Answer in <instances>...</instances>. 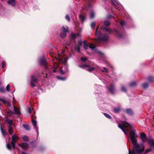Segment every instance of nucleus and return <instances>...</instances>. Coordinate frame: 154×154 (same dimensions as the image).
I'll return each instance as SVG.
<instances>
[{
  "mask_svg": "<svg viewBox=\"0 0 154 154\" xmlns=\"http://www.w3.org/2000/svg\"><path fill=\"white\" fill-rule=\"evenodd\" d=\"M94 17V14L93 12H92L90 14V17L91 18H93Z\"/></svg>",
  "mask_w": 154,
  "mask_h": 154,
  "instance_id": "obj_35",
  "label": "nucleus"
},
{
  "mask_svg": "<svg viewBox=\"0 0 154 154\" xmlns=\"http://www.w3.org/2000/svg\"><path fill=\"white\" fill-rule=\"evenodd\" d=\"M149 82H150L151 81L150 80H149Z\"/></svg>",
  "mask_w": 154,
  "mask_h": 154,
  "instance_id": "obj_53",
  "label": "nucleus"
},
{
  "mask_svg": "<svg viewBox=\"0 0 154 154\" xmlns=\"http://www.w3.org/2000/svg\"><path fill=\"white\" fill-rule=\"evenodd\" d=\"M118 127L120 128L126 134H127V132L129 131L128 128H131V125L125 122L122 124H119Z\"/></svg>",
  "mask_w": 154,
  "mask_h": 154,
  "instance_id": "obj_2",
  "label": "nucleus"
},
{
  "mask_svg": "<svg viewBox=\"0 0 154 154\" xmlns=\"http://www.w3.org/2000/svg\"><path fill=\"white\" fill-rule=\"evenodd\" d=\"M6 90L8 92L10 91V85L8 84L6 86Z\"/></svg>",
  "mask_w": 154,
  "mask_h": 154,
  "instance_id": "obj_29",
  "label": "nucleus"
},
{
  "mask_svg": "<svg viewBox=\"0 0 154 154\" xmlns=\"http://www.w3.org/2000/svg\"><path fill=\"white\" fill-rule=\"evenodd\" d=\"M114 88L112 86H111L110 88L109 89V91L112 93L114 92Z\"/></svg>",
  "mask_w": 154,
  "mask_h": 154,
  "instance_id": "obj_21",
  "label": "nucleus"
},
{
  "mask_svg": "<svg viewBox=\"0 0 154 154\" xmlns=\"http://www.w3.org/2000/svg\"><path fill=\"white\" fill-rule=\"evenodd\" d=\"M22 138L23 140L24 141H26L28 140V137L26 136H24L22 137Z\"/></svg>",
  "mask_w": 154,
  "mask_h": 154,
  "instance_id": "obj_23",
  "label": "nucleus"
},
{
  "mask_svg": "<svg viewBox=\"0 0 154 154\" xmlns=\"http://www.w3.org/2000/svg\"><path fill=\"white\" fill-rule=\"evenodd\" d=\"M151 146L154 149V140H151L150 141Z\"/></svg>",
  "mask_w": 154,
  "mask_h": 154,
  "instance_id": "obj_20",
  "label": "nucleus"
},
{
  "mask_svg": "<svg viewBox=\"0 0 154 154\" xmlns=\"http://www.w3.org/2000/svg\"><path fill=\"white\" fill-rule=\"evenodd\" d=\"M130 135L132 143L137 141L136 139L137 135H136L134 130H131L130 131Z\"/></svg>",
  "mask_w": 154,
  "mask_h": 154,
  "instance_id": "obj_3",
  "label": "nucleus"
},
{
  "mask_svg": "<svg viewBox=\"0 0 154 154\" xmlns=\"http://www.w3.org/2000/svg\"><path fill=\"white\" fill-rule=\"evenodd\" d=\"M32 111L31 109L30 108L28 110V112L29 113H30Z\"/></svg>",
  "mask_w": 154,
  "mask_h": 154,
  "instance_id": "obj_47",
  "label": "nucleus"
},
{
  "mask_svg": "<svg viewBox=\"0 0 154 154\" xmlns=\"http://www.w3.org/2000/svg\"><path fill=\"white\" fill-rule=\"evenodd\" d=\"M32 123L33 126H34V128L37 131V134L38 135V128L36 127L37 123L36 121L35 120L32 119Z\"/></svg>",
  "mask_w": 154,
  "mask_h": 154,
  "instance_id": "obj_9",
  "label": "nucleus"
},
{
  "mask_svg": "<svg viewBox=\"0 0 154 154\" xmlns=\"http://www.w3.org/2000/svg\"><path fill=\"white\" fill-rule=\"evenodd\" d=\"M96 25V23L94 22L92 23L91 24V27L92 29H94V26Z\"/></svg>",
  "mask_w": 154,
  "mask_h": 154,
  "instance_id": "obj_24",
  "label": "nucleus"
},
{
  "mask_svg": "<svg viewBox=\"0 0 154 154\" xmlns=\"http://www.w3.org/2000/svg\"><path fill=\"white\" fill-rule=\"evenodd\" d=\"M81 60L82 61L84 62L86 61L87 60V58L86 57H82L81 58Z\"/></svg>",
  "mask_w": 154,
  "mask_h": 154,
  "instance_id": "obj_33",
  "label": "nucleus"
},
{
  "mask_svg": "<svg viewBox=\"0 0 154 154\" xmlns=\"http://www.w3.org/2000/svg\"><path fill=\"white\" fill-rule=\"evenodd\" d=\"M104 115L106 117L109 119H111V116L107 114L104 113Z\"/></svg>",
  "mask_w": 154,
  "mask_h": 154,
  "instance_id": "obj_28",
  "label": "nucleus"
},
{
  "mask_svg": "<svg viewBox=\"0 0 154 154\" xmlns=\"http://www.w3.org/2000/svg\"><path fill=\"white\" fill-rule=\"evenodd\" d=\"M75 49L78 52H80V47L76 46L75 47Z\"/></svg>",
  "mask_w": 154,
  "mask_h": 154,
  "instance_id": "obj_36",
  "label": "nucleus"
},
{
  "mask_svg": "<svg viewBox=\"0 0 154 154\" xmlns=\"http://www.w3.org/2000/svg\"><path fill=\"white\" fill-rule=\"evenodd\" d=\"M1 131L2 132V133L3 134V136H5V134H7V133L6 132L5 133L3 131V130L2 129H1Z\"/></svg>",
  "mask_w": 154,
  "mask_h": 154,
  "instance_id": "obj_42",
  "label": "nucleus"
},
{
  "mask_svg": "<svg viewBox=\"0 0 154 154\" xmlns=\"http://www.w3.org/2000/svg\"><path fill=\"white\" fill-rule=\"evenodd\" d=\"M18 145L21 147L23 150H26L29 148V145L25 143L22 144L19 143Z\"/></svg>",
  "mask_w": 154,
  "mask_h": 154,
  "instance_id": "obj_8",
  "label": "nucleus"
},
{
  "mask_svg": "<svg viewBox=\"0 0 154 154\" xmlns=\"http://www.w3.org/2000/svg\"><path fill=\"white\" fill-rule=\"evenodd\" d=\"M79 17L81 19H82V20L83 21H84L85 19V17L84 16H83L82 15H80L79 16Z\"/></svg>",
  "mask_w": 154,
  "mask_h": 154,
  "instance_id": "obj_32",
  "label": "nucleus"
},
{
  "mask_svg": "<svg viewBox=\"0 0 154 154\" xmlns=\"http://www.w3.org/2000/svg\"><path fill=\"white\" fill-rule=\"evenodd\" d=\"M12 139L11 144L12 146L14 149L15 147V143L18 140L19 137L17 136L15 134L13 135L12 137Z\"/></svg>",
  "mask_w": 154,
  "mask_h": 154,
  "instance_id": "obj_4",
  "label": "nucleus"
},
{
  "mask_svg": "<svg viewBox=\"0 0 154 154\" xmlns=\"http://www.w3.org/2000/svg\"><path fill=\"white\" fill-rule=\"evenodd\" d=\"M0 92L2 93H5V90L4 88L2 87L0 88Z\"/></svg>",
  "mask_w": 154,
  "mask_h": 154,
  "instance_id": "obj_22",
  "label": "nucleus"
},
{
  "mask_svg": "<svg viewBox=\"0 0 154 154\" xmlns=\"http://www.w3.org/2000/svg\"><path fill=\"white\" fill-rule=\"evenodd\" d=\"M89 47L93 49L95 48L94 45L92 44H91L90 45Z\"/></svg>",
  "mask_w": 154,
  "mask_h": 154,
  "instance_id": "obj_34",
  "label": "nucleus"
},
{
  "mask_svg": "<svg viewBox=\"0 0 154 154\" xmlns=\"http://www.w3.org/2000/svg\"><path fill=\"white\" fill-rule=\"evenodd\" d=\"M6 146L8 149H11V146L9 144H7L6 145Z\"/></svg>",
  "mask_w": 154,
  "mask_h": 154,
  "instance_id": "obj_37",
  "label": "nucleus"
},
{
  "mask_svg": "<svg viewBox=\"0 0 154 154\" xmlns=\"http://www.w3.org/2000/svg\"><path fill=\"white\" fill-rule=\"evenodd\" d=\"M68 32V29L67 28H65L63 27L62 28V31L60 34V36L63 38H64L66 35V32Z\"/></svg>",
  "mask_w": 154,
  "mask_h": 154,
  "instance_id": "obj_6",
  "label": "nucleus"
},
{
  "mask_svg": "<svg viewBox=\"0 0 154 154\" xmlns=\"http://www.w3.org/2000/svg\"><path fill=\"white\" fill-rule=\"evenodd\" d=\"M121 24L122 25H124L125 24V22L123 21L121 22Z\"/></svg>",
  "mask_w": 154,
  "mask_h": 154,
  "instance_id": "obj_44",
  "label": "nucleus"
},
{
  "mask_svg": "<svg viewBox=\"0 0 154 154\" xmlns=\"http://www.w3.org/2000/svg\"><path fill=\"white\" fill-rule=\"evenodd\" d=\"M148 87V85L147 83H144L142 85V87L143 88H146Z\"/></svg>",
  "mask_w": 154,
  "mask_h": 154,
  "instance_id": "obj_25",
  "label": "nucleus"
},
{
  "mask_svg": "<svg viewBox=\"0 0 154 154\" xmlns=\"http://www.w3.org/2000/svg\"><path fill=\"white\" fill-rule=\"evenodd\" d=\"M60 72L61 74H64L65 73V72L62 69L60 70Z\"/></svg>",
  "mask_w": 154,
  "mask_h": 154,
  "instance_id": "obj_45",
  "label": "nucleus"
},
{
  "mask_svg": "<svg viewBox=\"0 0 154 154\" xmlns=\"http://www.w3.org/2000/svg\"><path fill=\"white\" fill-rule=\"evenodd\" d=\"M22 154H27L24 152H22Z\"/></svg>",
  "mask_w": 154,
  "mask_h": 154,
  "instance_id": "obj_49",
  "label": "nucleus"
},
{
  "mask_svg": "<svg viewBox=\"0 0 154 154\" xmlns=\"http://www.w3.org/2000/svg\"><path fill=\"white\" fill-rule=\"evenodd\" d=\"M8 124L10 126L13 124V122L11 120H9L8 121Z\"/></svg>",
  "mask_w": 154,
  "mask_h": 154,
  "instance_id": "obj_26",
  "label": "nucleus"
},
{
  "mask_svg": "<svg viewBox=\"0 0 154 154\" xmlns=\"http://www.w3.org/2000/svg\"><path fill=\"white\" fill-rule=\"evenodd\" d=\"M151 149H147L146 150V151H145V153H147L150 151H151Z\"/></svg>",
  "mask_w": 154,
  "mask_h": 154,
  "instance_id": "obj_46",
  "label": "nucleus"
},
{
  "mask_svg": "<svg viewBox=\"0 0 154 154\" xmlns=\"http://www.w3.org/2000/svg\"><path fill=\"white\" fill-rule=\"evenodd\" d=\"M14 112L16 113L17 114H19L20 113V110L18 108L14 106Z\"/></svg>",
  "mask_w": 154,
  "mask_h": 154,
  "instance_id": "obj_15",
  "label": "nucleus"
},
{
  "mask_svg": "<svg viewBox=\"0 0 154 154\" xmlns=\"http://www.w3.org/2000/svg\"><path fill=\"white\" fill-rule=\"evenodd\" d=\"M53 72H55V70H53Z\"/></svg>",
  "mask_w": 154,
  "mask_h": 154,
  "instance_id": "obj_52",
  "label": "nucleus"
},
{
  "mask_svg": "<svg viewBox=\"0 0 154 154\" xmlns=\"http://www.w3.org/2000/svg\"><path fill=\"white\" fill-rule=\"evenodd\" d=\"M136 85V84L135 82L131 83L130 84V85L131 86H134L135 85Z\"/></svg>",
  "mask_w": 154,
  "mask_h": 154,
  "instance_id": "obj_40",
  "label": "nucleus"
},
{
  "mask_svg": "<svg viewBox=\"0 0 154 154\" xmlns=\"http://www.w3.org/2000/svg\"><path fill=\"white\" fill-rule=\"evenodd\" d=\"M87 68H86V69L89 71H91L93 70H94L95 69L94 67H90V66L89 65H87Z\"/></svg>",
  "mask_w": 154,
  "mask_h": 154,
  "instance_id": "obj_16",
  "label": "nucleus"
},
{
  "mask_svg": "<svg viewBox=\"0 0 154 154\" xmlns=\"http://www.w3.org/2000/svg\"><path fill=\"white\" fill-rule=\"evenodd\" d=\"M79 45H80V46H81V43H80L79 44Z\"/></svg>",
  "mask_w": 154,
  "mask_h": 154,
  "instance_id": "obj_50",
  "label": "nucleus"
},
{
  "mask_svg": "<svg viewBox=\"0 0 154 154\" xmlns=\"http://www.w3.org/2000/svg\"><path fill=\"white\" fill-rule=\"evenodd\" d=\"M0 101H1L4 104L6 103H9L10 102L9 100H6L4 97H1L0 98Z\"/></svg>",
  "mask_w": 154,
  "mask_h": 154,
  "instance_id": "obj_11",
  "label": "nucleus"
},
{
  "mask_svg": "<svg viewBox=\"0 0 154 154\" xmlns=\"http://www.w3.org/2000/svg\"><path fill=\"white\" fill-rule=\"evenodd\" d=\"M153 119H154V115H153Z\"/></svg>",
  "mask_w": 154,
  "mask_h": 154,
  "instance_id": "obj_51",
  "label": "nucleus"
},
{
  "mask_svg": "<svg viewBox=\"0 0 154 154\" xmlns=\"http://www.w3.org/2000/svg\"><path fill=\"white\" fill-rule=\"evenodd\" d=\"M9 5H11L13 6H14L16 3L15 0H10L8 2Z\"/></svg>",
  "mask_w": 154,
  "mask_h": 154,
  "instance_id": "obj_14",
  "label": "nucleus"
},
{
  "mask_svg": "<svg viewBox=\"0 0 154 154\" xmlns=\"http://www.w3.org/2000/svg\"><path fill=\"white\" fill-rule=\"evenodd\" d=\"M122 91H124L125 92L126 91V90L125 88L123 87H122Z\"/></svg>",
  "mask_w": 154,
  "mask_h": 154,
  "instance_id": "obj_43",
  "label": "nucleus"
},
{
  "mask_svg": "<svg viewBox=\"0 0 154 154\" xmlns=\"http://www.w3.org/2000/svg\"><path fill=\"white\" fill-rule=\"evenodd\" d=\"M57 78L61 80H64L65 79L64 78H62V77L60 76H57Z\"/></svg>",
  "mask_w": 154,
  "mask_h": 154,
  "instance_id": "obj_39",
  "label": "nucleus"
},
{
  "mask_svg": "<svg viewBox=\"0 0 154 154\" xmlns=\"http://www.w3.org/2000/svg\"><path fill=\"white\" fill-rule=\"evenodd\" d=\"M8 131L9 133V134L11 135H12L14 133V131L13 128L11 126H8Z\"/></svg>",
  "mask_w": 154,
  "mask_h": 154,
  "instance_id": "obj_12",
  "label": "nucleus"
},
{
  "mask_svg": "<svg viewBox=\"0 0 154 154\" xmlns=\"http://www.w3.org/2000/svg\"><path fill=\"white\" fill-rule=\"evenodd\" d=\"M140 136L141 139L143 141H145L146 140V136L143 133Z\"/></svg>",
  "mask_w": 154,
  "mask_h": 154,
  "instance_id": "obj_13",
  "label": "nucleus"
},
{
  "mask_svg": "<svg viewBox=\"0 0 154 154\" xmlns=\"http://www.w3.org/2000/svg\"><path fill=\"white\" fill-rule=\"evenodd\" d=\"M98 27L99 26L97 27L96 30V35L97 36V40L98 41H106L108 39V36L107 35H105L104 37L103 38H101L100 37V35L99 34H98L97 32V29Z\"/></svg>",
  "mask_w": 154,
  "mask_h": 154,
  "instance_id": "obj_5",
  "label": "nucleus"
},
{
  "mask_svg": "<svg viewBox=\"0 0 154 154\" xmlns=\"http://www.w3.org/2000/svg\"><path fill=\"white\" fill-rule=\"evenodd\" d=\"M103 29L104 31L108 32L109 33H111L113 31H114L116 32V33H117V31L115 29L112 30L107 28H104Z\"/></svg>",
  "mask_w": 154,
  "mask_h": 154,
  "instance_id": "obj_10",
  "label": "nucleus"
},
{
  "mask_svg": "<svg viewBox=\"0 0 154 154\" xmlns=\"http://www.w3.org/2000/svg\"><path fill=\"white\" fill-rule=\"evenodd\" d=\"M37 81V79L36 77L32 76L31 81V86L32 87L35 86L36 85V83Z\"/></svg>",
  "mask_w": 154,
  "mask_h": 154,
  "instance_id": "obj_7",
  "label": "nucleus"
},
{
  "mask_svg": "<svg viewBox=\"0 0 154 154\" xmlns=\"http://www.w3.org/2000/svg\"><path fill=\"white\" fill-rule=\"evenodd\" d=\"M84 45L83 46L84 48L85 49L87 50L88 48V45L86 44V42L85 41L84 42Z\"/></svg>",
  "mask_w": 154,
  "mask_h": 154,
  "instance_id": "obj_18",
  "label": "nucleus"
},
{
  "mask_svg": "<svg viewBox=\"0 0 154 154\" xmlns=\"http://www.w3.org/2000/svg\"><path fill=\"white\" fill-rule=\"evenodd\" d=\"M105 25L106 26H109L110 24V23L108 21H106L104 22Z\"/></svg>",
  "mask_w": 154,
  "mask_h": 154,
  "instance_id": "obj_27",
  "label": "nucleus"
},
{
  "mask_svg": "<svg viewBox=\"0 0 154 154\" xmlns=\"http://www.w3.org/2000/svg\"><path fill=\"white\" fill-rule=\"evenodd\" d=\"M66 19L68 21H70V18L68 15H66Z\"/></svg>",
  "mask_w": 154,
  "mask_h": 154,
  "instance_id": "obj_38",
  "label": "nucleus"
},
{
  "mask_svg": "<svg viewBox=\"0 0 154 154\" xmlns=\"http://www.w3.org/2000/svg\"><path fill=\"white\" fill-rule=\"evenodd\" d=\"M126 112L129 115H132L133 113V112L132 110L131 109H127L126 111Z\"/></svg>",
  "mask_w": 154,
  "mask_h": 154,
  "instance_id": "obj_17",
  "label": "nucleus"
},
{
  "mask_svg": "<svg viewBox=\"0 0 154 154\" xmlns=\"http://www.w3.org/2000/svg\"><path fill=\"white\" fill-rule=\"evenodd\" d=\"M23 127L27 130H29L30 129L29 127L27 125H23Z\"/></svg>",
  "mask_w": 154,
  "mask_h": 154,
  "instance_id": "obj_19",
  "label": "nucleus"
},
{
  "mask_svg": "<svg viewBox=\"0 0 154 154\" xmlns=\"http://www.w3.org/2000/svg\"><path fill=\"white\" fill-rule=\"evenodd\" d=\"M103 69L102 70L103 72H108V71L107 69L105 68H103Z\"/></svg>",
  "mask_w": 154,
  "mask_h": 154,
  "instance_id": "obj_41",
  "label": "nucleus"
},
{
  "mask_svg": "<svg viewBox=\"0 0 154 154\" xmlns=\"http://www.w3.org/2000/svg\"><path fill=\"white\" fill-rule=\"evenodd\" d=\"M87 65L85 64L82 65H79V66L80 67L83 68H85V67H87Z\"/></svg>",
  "mask_w": 154,
  "mask_h": 154,
  "instance_id": "obj_30",
  "label": "nucleus"
},
{
  "mask_svg": "<svg viewBox=\"0 0 154 154\" xmlns=\"http://www.w3.org/2000/svg\"><path fill=\"white\" fill-rule=\"evenodd\" d=\"M2 67L3 68H4V62H2Z\"/></svg>",
  "mask_w": 154,
  "mask_h": 154,
  "instance_id": "obj_48",
  "label": "nucleus"
},
{
  "mask_svg": "<svg viewBox=\"0 0 154 154\" xmlns=\"http://www.w3.org/2000/svg\"><path fill=\"white\" fill-rule=\"evenodd\" d=\"M120 109L119 108H115L114 109V111L115 112H118L120 111Z\"/></svg>",
  "mask_w": 154,
  "mask_h": 154,
  "instance_id": "obj_31",
  "label": "nucleus"
},
{
  "mask_svg": "<svg viewBox=\"0 0 154 154\" xmlns=\"http://www.w3.org/2000/svg\"><path fill=\"white\" fill-rule=\"evenodd\" d=\"M133 147V151L129 150V154H140L144 151V146L143 144L137 143V141L132 143Z\"/></svg>",
  "mask_w": 154,
  "mask_h": 154,
  "instance_id": "obj_1",
  "label": "nucleus"
}]
</instances>
